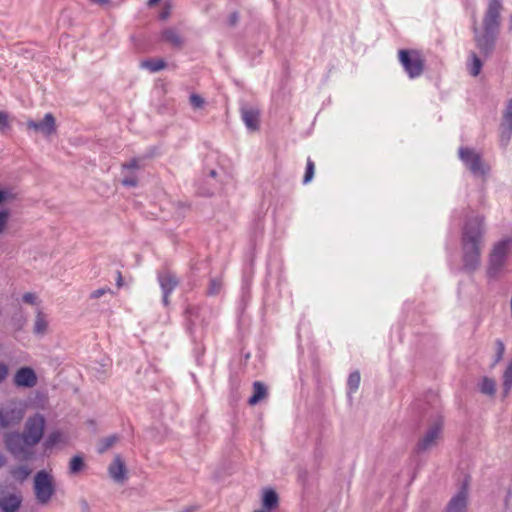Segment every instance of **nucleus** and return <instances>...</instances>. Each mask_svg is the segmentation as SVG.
I'll use <instances>...</instances> for the list:
<instances>
[{
    "instance_id": "nucleus-1",
    "label": "nucleus",
    "mask_w": 512,
    "mask_h": 512,
    "mask_svg": "<svg viewBox=\"0 0 512 512\" xmlns=\"http://www.w3.org/2000/svg\"><path fill=\"white\" fill-rule=\"evenodd\" d=\"M486 232V218L482 214L468 218L462 228V262L463 269L468 273H473L480 267Z\"/></svg>"
},
{
    "instance_id": "nucleus-2",
    "label": "nucleus",
    "mask_w": 512,
    "mask_h": 512,
    "mask_svg": "<svg viewBox=\"0 0 512 512\" xmlns=\"http://www.w3.org/2000/svg\"><path fill=\"white\" fill-rule=\"evenodd\" d=\"M511 253L512 236H504L493 243L488 255V277L494 278L503 270Z\"/></svg>"
},
{
    "instance_id": "nucleus-3",
    "label": "nucleus",
    "mask_w": 512,
    "mask_h": 512,
    "mask_svg": "<svg viewBox=\"0 0 512 512\" xmlns=\"http://www.w3.org/2000/svg\"><path fill=\"white\" fill-rule=\"evenodd\" d=\"M27 402L12 398L0 405V428H13L19 425L25 417Z\"/></svg>"
},
{
    "instance_id": "nucleus-4",
    "label": "nucleus",
    "mask_w": 512,
    "mask_h": 512,
    "mask_svg": "<svg viewBox=\"0 0 512 512\" xmlns=\"http://www.w3.org/2000/svg\"><path fill=\"white\" fill-rule=\"evenodd\" d=\"M33 493L38 504L46 506L51 502L56 493V482L51 472L40 470L35 474Z\"/></svg>"
},
{
    "instance_id": "nucleus-5",
    "label": "nucleus",
    "mask_w": 512,
    "mask_h": 512,
    "mask_svg": "<svg viewBox=\"0 0 512 512\" xmlns=\"http://www.w3.org/2000/svg\"><path fill=\"white\" fill-rule=\"evenodd\" d=\"M4 444L7 451L18 460H29L34 455V445L28 441L23 433H6L4 435Z\"/></svg>"
},
{
    "instance_id": "nucleus-6",
    "label": "nucleus",
    "mask_w": 512,
    "mask_h": 512,
    "mask_svg": "<svg viewBox=\"0 0 512 512\" xmlns=\"http://www.w3.org/2000/svg\"><path fill=\"white\" fill-rule=\"evenodd\" d=\"M398 58L410 78H417L422 74L424 59L419 51L402 49L398 52Z\"/></svg>"
},
{
    "instance_id": "nucleus-7",
    "label": "nucleus",
    "mask_w": 512,
    "mask_h": 512,
    "mask_svg": "<svg viewBox=\"0 0 512 512\" xmlns=\"http://www.w3.org/2000/svg\"><path fill=\"white\" fill-rule=\"evenodd\" d=\"M502 10V0H489L482 19V30L499 33Z\"/></svg>"
},
{
    "instance_id": "nucleus-8",
    "label": "nucleus",
    "mask_w": 512,
    "mask_h": 512,
    "mask_svg": "<svg viewBox=\"0 0 512 512\" xmlns=\"http://www.w3.org/2000/svg\"><path fill=\"white\" fill-rule=\"evenodd\" d=\"M46 419L41 413H35L27 418L23 434L34 446H36L42 439Z\"/></svg>"
},
{
    "instance_id": "nucleus-9",
    "label": "nucleus",
    "mask_w": 512,
    "mask_h": 512,
    "mask_svg": "<svg viewBox=\"0 0 512 512\" xmlns=\"http://www.w3.org/2000/svg\"><path fill=\"white\" fill-rule=\"evenodd\" d=\"M443 421L437 419L433 422L418 440L416 451L419 453L426 452L437 446L442 435Z\"/></svg>"
},
{
    "instance_id": "nucleus-10",
    "label": "nucleus",
    "mask_w": 512,
    "mask_h": 512,
    "mask_svg": "<svg viewBox=\"0 0 512 512\" xmlns=\"http://www.w3.org/2000/svg\"><path fill=\"white\" fill-rule=\"evenodd\" d=\"M473 31L476 47L480 54L484 58L489 57L495 49L496 40L499 33L488 32L482 29L480 30L477 26H474Z\"/></svg>"
},
{
    "instance_id": "nucleus-11",
    "label": "nucleus",
    "mask_w": 512,
    "mask_h": 512,
    "mask_svg": "<svg viewBox=\"0 0 512 512\" xmlns=\"http://www.w3.org/2000/svg\"><path fill=\"white\" fill-rule=\"evenodd\" d=\"M459 157L474 175L484 176L489 172V166L482 162L480 155L473 149L460 148Z\"/></svg>"
},
{
    "instance_id": "nucleus-12",
    "label": "nucleus",
    "mask_w": 512,
    "mask_h": 512,
    "mask_svg": "<svg viewBox=\"0 0 512 512\" xmlns=\"http://www.w3.org/2000/svg\"><path fill=\"white\" fill-rule=\"evenodd\" d=\"M500 143L506 146L512 136V99L506 102L505 108L502 112L501 123L499 126Z\"/></svg>"
},
{
    "instance_id": "nucleus-13",
    "label": "nucleus",
    "mask_w": 512,
    "mask_h": 512,
    "mask_svg": "<svg viewBox=\"0 0 512 512\" xmlns=\"http://www.w3.org/2000/svg\"><path fill=\"white\" fill-rule=\"evenodd\" d=\"M468 500V484L464 482L460 490L449 500L444 512H467Z\"/></svg>"
},
{
    "instance_id": "nucleus-14",
    "label": "nucleus",
    "mask_w": 512,
    "mask_h": 512,
    "mask_svg": "<svg viewBox=\"0 0 512 512\" xmlns=\"http://www.w3.org/2000/svg\"><path fill=\"white\" fill-rule=\"evenodd\" d=\"M26 126L28 129L40 132L44 136H50L56 132V121L51 113L45 114L41 121L29 119L26 122Z\"/></svg>"
},
{
    "instance_id": "nucleus-15",
    "label": "nucleus",
    "mask_w": 512,
    "mask_h": 512,
    "mask_svg": "<svg viewBox=\"0 0 512 512\" xmlns=\"http://www.w3.org/2000/svg\"><path fill=\"white\" fill-rule=\"evenodd\" d=\"M13 382L17 387L32 388L37 384V376L32 368L22 367L16 371Z\"/></svg>"
},
{
    "instance_id": "nucleus-16",
    "label": "nucleus",
    "mask_w": 512,
    "mask_h": 512,
    "mask_svg": "<svg viewBox=\"0 0 512 512\" xmlns=\"http://www.w3.org/2000/svg\"><path fill=\"white\" fill-rule=\"evenodd\" d=\"M109 476L116 483H124L127 479V468L123 458L120 455H115L113 461L108 466Z\"/></svg>"
},
{
    "instance_id": "nucleus-17",
    "label": "nucleus",
    "mask_w": 512,
    "mask_h": 512,
    "mask_svg": "<svg viewBox=\"0 0 512 512\" xmlns=\"http://www.w3.org/2000/svg\"><path fill=\"white\" fill-rule=\"evenodd\" d=\"M159 284L163 291V302L165 305L169 303V294L176 288L178 285V280L176 276L168 271L160 273L158 275Z\"/></svg>"
},
{
    "instance_id": "nucleus-18",
    "label": "nucleus",
    "mask_w": 512,
    "mask_h": 512,
    "mask_svg": "<svg viewBox=\"0 0 512 512\" xmlns=\"http://www.w3.org/2000/svg\"><path fill=\"white\" fill-rule=\"evenodd\" d=\"M22 504V496L16 493H9L0 498V509L2 512H16Z\"/></svg>"
},
{
    "instance_id": "nucleus-19",
    "label": "nucleus",
    "mask_w": 512,
    "mask_h": 512,
    "mask_svg": "<svg viewBox=\"0 0 512 512\" xmlns=\"http://www.w3.org/2000/svg\"><path fill=\"white\" fill-rule=\"evenodd\" d=\"M241 117L249 130L256 131L259 129L260 112L258 109L243 107Z\"/></svg>"
},
{
    "instance_id": "nucleus-20",
    "label": "nucleus",
    "mask_w": 512,
    "mask_h": 512,
    "mask_svg": "<svg viewBox=\"0 0 512 512\" xmlns=\"http://www.w3.org/2000/svg\"><path fill=\"white\" fill-rule=\"evenodd\" d=\"M161 40L179 49L184 45V38L176 28L172 27L161 32Z\"/></svg>"
},
{
    "instance_id": "nucleus-21",
    "label": "nucleus",
    "mask_w": 512,
    "mask_h": 512,
    "mask_svg": "<svg viewBox=\"0 0 512 512\" xmlns=\"http://www.w3.org/2000/svg\"><path fill=\"white\" fill-rule=\"evenodd\" d=\"M47 330H48L47 317L41 310L38 309L36 312V316H35L33 332L36 335L42 336L47 333Z\"/></svg>"
},
{
    "instance_id": "nucleus-22",
    "label": "nucleus",
    "mask_w": 512,
    "mask_h": 512,
    "mask_svg": "<svg viewBox=\"0 0 512 512\" xmlns=\"http://www.w3.org/2000/svg\"><path fill=\"white\" fill-rule=\"evenodd\" d=\"M267 396V388L266 386L259 381L254 382L253 384V395L249 398L248 403L250 405H256L261 400L265 399Z\"/></svg>"
},
{
    "instance_id": "nucleus-23",
    "label": "nucleus",
    "mask_w": 512,
    "mask_h": 512,
    "mask_svg": "<svg viewBox=\"0 0 512 512\" xmlns=\"http://www.w3.org/2000/svg\"><path fill=\"white\" fill-rule=\"evenodd\" d=\"M482 66H483V62L480 59V57L474 51L470 52L469 60L467 62V68H468L470 75H472L474 77L478 76L481 71Z\"/></svg>"
},
{
    "instance_id": "nucleus-24",
    "label": "nucleus",
    "mask_w": 512,
    "mask_h": 512,
    "mask_svg": "<svg viewBox=\"0 0 512 512\" xmlns=\"http://www.w3.org/2000/svg\"><path fill=\"white\" fill-rule=\"evenodd\" d=\"M263 508L267 510H273L278 506V495L277 493L270 489L266 490L262 499Z\"/></svg>"
},
{
    "instance_id": "nucleus-25",
    "label": "nucleus",
    "mask_w": 512,
    "mask_h": 512,
    "mask_svg": "<svg viewBox=\"0 0 512 512\" xmlns=\"http://www.w3.org/2000/svg\"><path fill=\"white\" fill-rule=\"evenodd\" d=\"M140 66L152 73H155L164 69L166 67V62L163 59H149L142 61Z\"/></svg>"
},
{
    "instance_id": "nucleus-26",
    "label": "nucleus",
    "mask_w": 512,
    "mask_h": 512,
    "mask_svg": "<svg viewBox=\"0 0 512 512\" xmlns=\"http://www.w3.org/2000/svg\"><path fill=\"white\" fill-rule=\"evenodd\" d=\"M118 442V437L116 435H110L106 438H103L99 441L97 451L100 454L105 453L111 447H113Z\"/></svg>"
},
{
    "instance_id": "nucleus-27",
    "label": "nucleus",
    "mask_w": 512,
    "mask_h": 512,
    "mask_svg": "<svg viewBox=\"0 0 512 512\" xmlns=\"http://www.w3.org/2000/svg\"><path fill=\"white\" fill-rule=\"evenodd\" d=\"M496 390V383L493 379L485 377L480 385V391L483 394L493 396Z\"/></svg>"
},
{
    "instance_id": "nucleus-28",
    "label": "nucleus",
    "mask_w": 512,
    "mask_h": 512,
    "mask_svg": "<svg viewBox=\"0 0 512 512\" xmlns=\"http://www.w3.org/2000/svg\"><path fill=\"white\" fill-rule=\"evenodd\" d=\"M511 388H512V358H511V361L509 362V364L504 372V375H503V389H504L505 395L509 393Z\"/></svg>"
},
{
    "instance_id": "nucleus-29",
    "label": "nucleus",
    "mask_w": 512,
    "mask_h": 512,
    "mask_svg": "<svg viewBox=\"0 0 512 512\" xmlns=\"http://www.w3.org/2000/svg\"><path fill=\"white\" fill-rule=\"evenodd\" d=\"M63 441V435L60 431L51 432L45 440V448L51 449L58 443Z\"/></svg>"
},
{
    "instance_id": "nucleus-30",
    "label": "nucleus",
    "mask_w": 512,
    "mask_h": 512,
    "mask_svg": "<svg viewBox=\"0 0 512 512\" xmlns=\"http://www.w3.org/2000/svg\"><path fill=\"white\" fill-rule=\"evenodd\" d=\"M30 473L31 470L26 465L18 466L11 470V475L19 481H24L25 479H27Z\"/></svg>"
},
{
    "instance_id": "nucleus-31",
    "label": "nucleus",
    "mask_w": 512,
    "mask_h": 512,
    "mask_svg": "<svg viewBox=\"0 0 512 512\" xmlns=\"http://www.w3.org/2000/svg\"><path fill=\"white\" fill-rule=\"evenodd\" d=\"M84 467V460L81 456H74L69 463V472L76 474L80 472Z\"/></svg>"
},
{
    "instance_id": "nucleus-32",
    "label": "nucleus",
    "mask_w": 512,
    "mask_h": 512,
    "mask_svg": "<svg viewBox=\"0 0 512 512\" xmlns=\"http://www.w3.org/2000/svg\"><path fill=\"white\" fill-rule=\"evenodd\" d=\"M360 374L359 372H353L349 375L347 385L350 393L356 392L360 385Z\"/></svg>"
},
{
    "instance_id": "nucleus-33",
    "label": "nucleus",
    "mask_w": 512,
    "mask_h": 512,
    "mask_svg": "<svg viewBox=\"0 0 512 512\" xmlns=\"http://www.w3.org/2000/svg\"><path fill=\"white\" fill-rule=\"evenodd\" d=\"M10 220V212L7 209L0 210V236L7 229L8 223Z\"/></svg>"
},
{
    "instance_id": "nucleus-34",
    "label": "nucleus",
    "mask_w": 512,
    "mask_h": 512,
    "mask_svg": "<svg viewBox=\"0 0 512 512\" xmlns=\"http://www.w3.org/2000/svg\"><path fill=\"white\" fill-rule=\"evenodd\" d=\"M22 300L24 303L33 305V306H39V304H40L38 295L33 292H27V293L23 294Z\"/></svg>"
},
{
    "instance_id": "nucleus-35",
    "label": "nucleus",
    "mask_w": 512,
    "mask_h": 512,
    "mask_svg": "<svg viewBox=\"0 0 512 512\" xmlns=\"http://www.w3.org/2000/svg\"><path fill=\"white\" fill-rule=\"evenodd\" d=\"M314 169H315V166H314L313 161L311 159H308L307 166H306V172H305V175L303 178L304 184H307L308 182H310L313 179Z\"/></svg>"
},
{
    "instance_id": "nucleus-36",
    "label": "nucleus",
    "mask_w": 512,
    "mask_h": 512,
    "mask_svg": "<svg viewBox=\"0 0 512 512\" xmlns=\"http://www.w3.org/2000/svg\"><path fill=\"white\" fill-rule=\"evenodd\" d=\"M16 198V194L11 189H0V204L12 201Z\"/></svg>"
},
{
    "instance_id": "nucleus-37",
    "label": "nucleus",
    "mask_w": 512,
    "mask_h": 512,
    "mask_svg": "<svg viewBox=\"0 0 512 512\" xmlns=\"http://www.w3.org/2000/svg\"><path fill=\"white\" fill-rule=\"evenodd\" d=\"M106 294H110V295H113V291L111 290V288L109 287H103V288H99V289H96L94 291H92L90 293V298L91 299H98Z\"/></svg>"
},
{
    "instance_id": "nucleus-38",
    "label": "nucleus",
    "mask_w": 512,
    "mask_h": 512,
    "mask_svg": "<svg viewBox=\"0 0 512 512\" xmlns=\"http://www.w3.org/2000/svg\"><path fill=\"white\" fill-rule=\"evenodd\" d=\"M190 104L195 109H201L205 104V100L198 94H192L190 96Z\"/></svg>"
},
{
    "instance_id": "nucleus-39",
    "label": "nucleus",
    "mask_w": 512,
    "mask_h": 512,
    "mask_svg": "<svg viewBox=\"0 0 512 512\" xmlns=\"http://www.w3.org/2000/svg\"><path fill=\"white\" fill-rule=\"evenodd\" d=\"M9 128H10L9 115L4 111H0V131L4 132Z\"/></svg>"
},
{
    "instance_id": "nucleus-40",
    "label": "nucleus",
    "mask_w": 512,
    "mask_h": 512,
    "mask_svg": "<svg viewBox=\"0 0 512 512\" xmlns=\"http://www.w3.org/2000/svg\"><path fill=\"white\" fill-rule=\"evenodd\" d=\"M496 347H497V351H496V358H495L494 364L498 363L502 359L504 352H505V345L502 342V340H500V339L496 340Z\"/></svg>"
},
{
    "instance_id": "nucleus-41",
    "label": "nucleus",
    "mask_w": 512,
    "mask_h": 512,
    "mask_svg": "<svg viewBox=\"0 0 512 512\" xmlns=\"http://www.w3.org/2000/svg\"><path fill=\"white\" fill-rule=\"evenodd\" d=\"M240 19V15L238 11L231 12L227 17V25L231 28L237 26Z\"/></svg>"
},
{
    "instance_id": "nucleus-42",
    "label": "nucleus",
    "mask_w": 512,
    "mask_h": 512,
    "mask_svg": "<svg viewBox=\"0 0 512 512\" xmlns=\"http://www.w3.org/2000/svg\"><path fill=\"white\" fill-rule=\"evenodd\" d=\"M137 183H138V180L134 175L125 176L122 180V184L124 186H128V187H135V186H137Z\"/></svg>"
},
{
    "instance_id": "nucleus-43",
    "label": "nucleus",
    "mask_w": 512,
    "mask_h": 512,
    "mask_svg": "<svg viewBox=\"0 0 512 512\" xmlns=\"http://www.w3.org/2000/svg\"><path fill=\"white\" fill-rule=\"evenodd\" d=\"M140 167L141 166H140L138 159H131L130 161H128L122 165V168L127 169V170H135V169H139Z\"/></svg>"
},
{
    "instance_id": "nucleus-44",
    "label": "nucleus",
    "mask_w": 512,
    "mask_h": 512,
    "mask_svg": "<svg viewBox=\"0 0 512 512\" xmlns=\"http://www.w3.org/2000/svg\"><path fill=\"white\" fill-rule=\"evenodd\" d=\"M9 374L8 366L0 361V384L7 378Z\"/></svg>"
},
{
    "instance_id": "nucleus-45",
    "label": "nucleus",
    "mask_w": 512,
    "mask_h": 512,
    "mask_svg": "<svg viewBox=\"0 0 512 512\" xmlns=\"http://www.w3.org/2000/svg\"><path fill=\"white\" fill-rule=\"evenodd\" d=\"M220 289V283H218L216 280H212L211 281V288H210V293L211 294H216Z\"/></svg>"
},
{
    "instance_id": "nucleus-46",
    "label": "nucleus",
    "mask_w": 512,
    "mask_h": 512,
    "mask_svg": "<svg viewBox=\"0 0 512 512\" xmlns=\"http://www.w3.org/2000/svg\"><path fill=\"white\" fill-rule=\"evenodd\" d=\"M92 3L98 4L100 6H107L110 4V0H90Z\"/></svg>"
},
{
    "instance_id": "nucleus-47",
    "label": "nucleus",
    "mask_w": 512,
    "mask_h": 512,
    "mask_svg": "<svg viewBox=\"0 0 512 512\" xmlns=\"http://www.w3.org/2000/svg\"><path fill=\"white\" fill-rule=\"evenodd\" d=\"M123 285V277L120 271L117 272V286L120 288Z\"/></svg>"
},
{
    "instance_id": "nucleus-48",
    "label": "nucleus",
    "mask_w": 512,
    "mask_h": 512,
    "mask_svg": "<svg viewBox=\"0 0 512 512\" xmlns=\"http://www.w3.org/2000/svg\"><path fill=\"white\" fill-rule=\"evenodd\" d=\"M510 497H511V491L509 490V491L507 492V495H506L505 500H504V504H505V507H506V508H508V506H509V500H510Z\"/></svg>"
},
{
    "instance_id": "nucleus-49",
    "label": "nucleus",
    "mask_w": 512,
    "mask_h": 512,
    "mask_svg": "<svg viewBox=\"0 0 512 512\" xmlns=\"http://www.w3.org/2000/svg\"><path fill=\"white\" fill-rule=\"evenodd\" d=\"M6 464L5 456L0 452V468Z\"/></svg>"
},
{
    "instance_id": "nucleus-50",
    "label": "nucleus",
    "mask_w": 512,
    "mask_h": 512,
    "mask_svg": "<svg viewBox=\"0 0 512 512\" xmlns=\"http://www.w3.org/2000/svg\"><path fill=\"white\" fill-rule=\"evenodd\" d=\"M160 0H148V5L149 6H153L155 4H157Z\"/></svg>"
},
{
    "instance_id": "nucleus-51",
    "label": "nucleus",
    "mask_w": 512,
    "mask_h": 512,
    "mask_svg": "<svg viewBox=\"0 0 512 512\" xmlns=\"http://www.w3.org/2000/svg\"><path fill=\"white\" fill-rule=\"evenodd\" d=\"M195 511H196V507H188L183 512H195Z\"/></svg>"
},
{
    "instance_id": "nucleus-52",
    "label": "nucleus",
    "mask_w": 512,
    "mask_h": 512,
    "mask_svg": "<svg viewBox=\"0 0 512 512\" xmlns=\"http://www.w3.org/2000/svg\"><path fill=\"white\" fill-rule=\"evenodd\" d=\"M167 17H168V13L167 12L166 13H162V15H161L162 19H166Z\"/></svg>"
},
{
    "instance_id": "nucleus-53",
    "label": "nucleus",
    "mask_w": 512,
    "mask_h": 512,
    "mask_svg": "<svg viewBox=\"0 0 512 512\" xmlns=\"http://www.w3.org/2000/svg\"><path fill=\"white\" fill-rule=\"evenodd\" d=\"M216 172L214 170L211 171V176H215Z\"/></svg>"
}]
</instances>
